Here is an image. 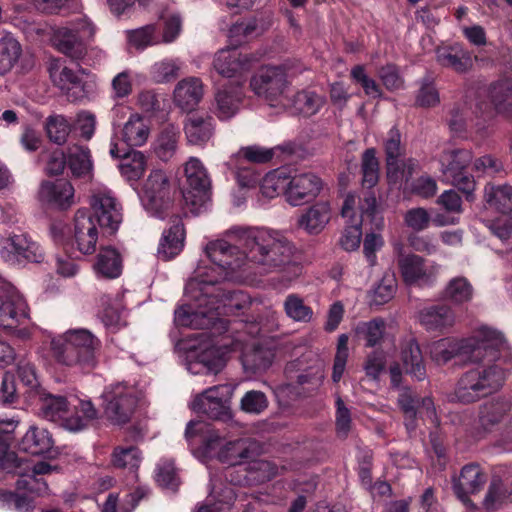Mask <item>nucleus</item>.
<instances>
[{"label":"nucleus","instance_id":"obj_15","mask_svg":"<svg viewBox=\"0 0 512 512\" xmlns=\"http://www.w3.org/2000/svg\"><path fill=\"white\" fill-rule=\"evenodd\" d=\"M322 189L321 179L313 173L293 176L286 187V200L293 206L310 202Z\"/></svg>","mask_w":512,"mask_h":512},{"label":"nucleus","instance_id":"obj_41","mask_svg":"<svg viewBox=\"0 0 512 512\" xmlns=\"http://www.w3.org/2000/svg\"><path fill=\"white\" fill-rule=\"evenodd\" d=\"M490 100L498 113L512 116V80L503 79L493 83L489 90Z\"/></svg>","mask_w":512,"mask_h":512},{"label":"nucleus","instance_id":"obj_12","mask_svg":"<svg viewBox=\"0 0 512 512\" xmlns=\"http://www.w3.org/2000/svg\"><path fill=\"white\" fill-rule=\"evenodd\" d=\"M288 86L287 76L280 67L261 68L250 80V88L269 102L278 101Z\"/></svg>","mask_w":512,"mask_h":512},{"label":"nucleus","instance_id":"obj_31","mask_svg":"<svg viewBox=\"0 0 512 512\" xmlns=\"http://www.w3.org/2000/svg\"><path fill=\"white\" fill-rule=\"evenodd\" d=\"M54 441L48 430L32 426L25 433L19 448L31 455H42L52 450Z\"/></svg>","mask_w":512,"mask_h":512},{"label":"nucleus","instance_id":"obj_32","mask_svg":"<svg viewBox=\"0 0 512 512\" xmlns=\"http://www.w3.org/2000/svg\"><path fill=\"white\" fill-rule=\"evenodd\" d=\"M329 220L330 207L328 203L319 202L299 217L298 226L309 234H318L324 229Z\"/></svg>","mask_w":512,"mask_h":512},{"label":"nucleus","instance_id":"obj_35","mask_svg":"<svg viewBox=\"0 0 512 512\" xmlns=\"http://www.w3.org/2000/svg\"><path fill=\"white\" fill-rule=\"evenodd\" d=\"M150 135V121L139 114H133L122 130L124 142L129 146H142Z\"/></svg>","mask_w":512,"mask_h":512},{"label":"nucleus","instance_id":"obj_37","mask_svg":"<svg viewBox=\"0 0 512 512\" xmlns=\"http://www.w3.org/2000/svg\"><path fill=\"white\" fill-rule=\"evenodd\" d=\"M179 130L172 124L164 126L158 133L153 150L162 161H169L178 148Z\"/></svg>","mask_w":512,"mask_h":512},{"label":"nucleus","instance_id":"obj_13","mask_svg":"<svg viewBox=\"0 0 512 512\" xmlns=\"http://www.w3.org/2000/svg\"><path fill=\"white\" fill-rule=\"evenodd\" d=\"M260 53H248L236 49H223L214 58V68L224 77H233L248 72L260 61Z\"/></svg>","mask_w":512,"mask_h":512},{"label":"nucleus","instance_id":"obj_20","mask_svg":"<svg viewBox=\"0 0 512 512\" xmlns=\"http://www.w3.org/2000/svg\"><path fill=\"white\" fill-rule=\"evenodd\" d=\"M39 198L61 209H66L74 203V188L64 179L45 181L39 189Z\"/></svg>","mask_w":512,"mask_h":512},{"label":"nucleus","instance_id":"obj_28","mask_svg":"<svg viewBox=\"0 0 512 512\" xmlns=\"http://www.w3.org/2000/svg\"><path fill=\"white\" fill-rule=\"evenodd\" d=\"M184 131L189 143L204 144L213 135V118L209 115L192 114L186 119Z\"/></svg>","mask_w":512,"mask_h":512},{"label":"nucleus","instance_id":"obj_58","mask_svg":"<svg viewBox=\"0 0 512 512\" xmlns=\"http://www.w3.org/2000/svg\"><path fill=\"white\" fill-rule=\"evenodd\" d=\"M419 403L417 394L408 387H403L399 391L398 404L404 412L406 419L410 422L406 423L408 428H414V420L416 418V407Z\"/></svg>","mask_w":512,"mask_h":512},{"label":"nucleus","instance_id":"obj_24","mask_svg":"<svg viewBox=\"0 0 512 512\" xmlns=\"http://www.w3.org/2000/svg\"><path fill=\"white\" fill-rule=\"evenodd\" d=\"M185 230L180 218L173 217L171 227L164 231L158 247V256L167 261L178 255L184 246Z\"/></svg>","mask_w":512,"mask_h":512},{"label":"nucleus","instance_id":"obj_11","mask_svg":"<svg viewBox=\"0 0 512 512\" xmlns=\"http://www.w3.org/2000/svg\"><path fill=\"white\" fill-rule=\"evenodd\" d=\"M1 254L6 261L40 263L44 253L27 233H11L1 239Z\"/></svg>","mask_w":512,"mask_h":512},{"label":"nucleus","instance_id":"obj_52","mask_svg":"<svg viewBox=\"0 0 512 512\" xmlns=\"http://www.w3.org/2000/svg\"><path fill=\"white\" fill-rule=\"evenodd\" d=\"M245 477L248 483H263L269 481L277 474V468L271 462L266 460H252L248 462Z\"/></svg>","mask_w":512,"mask_h":512},{"label":"nucleus","instance_id":"obj_55","mask_svg":"<svg viewBox=\"0 0 512 512\" xmlns=\"http://www.w3.org/2000/svg\"><path fill=\"white\" fill-rule=\"evenodd\" d=\"M384 331L385 321L381 318L359 323L356 327V333L366 341V345L369 347H373L379 343L383 337Z\"/></svg>","mask_w":512,"mask_h":512},{"label":"nucleus","instance_id":"obj_43","mask_svg":"<svg viewBox=\"0 0 512 512\" xmlns=\"http://www.w3.org/2000/svg\"><path fill=\"white\" fill-rule=\"evenodd\" d=\"M22 54L21 44L10 34L0 39V75L12 70Z\"/></svg>","mask_w":512,"mask_h":512},{"label":"nucleus","instance_id":"obj_33","mask_svg":"<svg viewBox=\"0 0 512 512\" xmlns=\"http://www.w3.org/2000/svg\"><path fill=\"white\" fill-rule=\"evenodd\" d=\"M272 359L273 352L270 349L257 345L246 348L241 356L244 371L251 375L267 370Z\"/></svg>","mask_w":512,"mask_h":512},{"label":"nucleus","instance_id":"obj_2","mask_svg":"<svg viewBox=\"0 0 512 512\" xmlns=\"http://www.w3.org/2000/svg\"><path fill=\"white\" fill-rule=\"evenodd\" d=\"M503 346L504 337L500 332L483 327L474 339L457 342L445 338L433 342L430 345V355L437 364H445L455 356L469 362L485 359L490 362L497 358V349Z\"/></svg>","mask_w":512,"mask_h":512},{"label":"nucleus","instance_id":"obj_14","mask_svg":"<svg viewBox=\"0 0 512 512\" xmlns=\"http://www.w3.org/2000/svg\"><path fill=\"white\" fill-rule=\"evenodd\" d=\"M205 303L213 312L215 320L220 315H238L251 305L250 297L243 291L217 290L206 296Z\"/></svg>","mask_w":512,"mask_h":512},{"label":"nucleus","instance_id":"obj_54","mask_svg":"<svg viewBox=\"0 0 512 512\" xmlns=\"http://www.w3.org/2000/svg\"><path fill=\"white\" fill-rule=\"evenodd\" d=\"M141 462L140 451L137 447H116L112 453V464L116 468L136 470Z\"/></svg>","mask_w":512,"mask_h":512},{"label":"nucleus","instance_id":"obj_26","mask_svg":"<svg viewBox=\"0 0 512 512\" xmlns=\"http://www.w3.org/2000/svg\"><path fill=\"white\" fill-rule=\"evenodd\" d=\"M395 249L398 253L397 264L405 283L414 284L427 278V271L422 257L416 254L403 253V246L401 244H397Z\"/></svg>","mask_w":512,"mask_h":512},{"label":"nucleus","instance_id":"obj_10","mask_svg":"<svg viewBox=\"0 0 512 512\" xmlns=\"http://www.w3.org/2000/svg\"><path fill=\"white\" fill-rule=\"evenodd\" d=\"M92 34V27L83 20L72 27H60L55 30L53 44L59 52L71 59H82L87 52L84 39L91 37Z\"/></svg>","mask_w":512,"mask_h":512},{"label":"nucleus","instance_id":"obj_34","mask_svg":"<svg viewBox=\"0 0 512 512\" xmlns=\"http://www.w3.org/2000/svg\"><path fill=\"white\" fill-rule=\"evenodd\" d=\"M40 413L50 421L59 422L64 427V420L70 418L68 416V402L66 397L62 395H53L43 393L40 395Z\"/></svg>","mask_w":512,"mask_h":512},{"label":"nucleus","instance_id":"obj_56","mask_svg":"<svg viewBox=\"0 0 512 512\" xmlns=\"http://www.w3.org/2000/svg\"><path fill=\"white\" fill-rule=\"evenodd\" d=\"M363 184L368 188L375 186L379 179V161L374 148L365 150L362 155Z\"/></svg>","mask_w":512,"mask_h":512},{"label":"nucleus","instance_id":"obj_6","mask_svg":"<svg viewBox=\"0 0 512 512\" xmlns=\"http://www.w3.org/2000/svg\"><path fill=\"white\" fill-rule=\"evenodd\" d=\"M234 387L229 384L217 385L197 395L192 402V409L215 420L231 418L230 400Z\"/></svg>","mask_w":512,"mask_h":512},{"label":"nucleus","instance_id":"obj_49","mask_svg":"<svg viewBox=\"0 0 512 512\" xmlns=\"http://www.w3.org/2000/svg\"><path fill=\"white\" fill-rule=\"evenodd\" d=\"M266 30V24L262 19L251 17L232 25L229 30L231 38H237V42L258 36Z\"/></svg>","mask_w":512,"mask_h":512},{"label":"nucleus","instance_id":"obj_59","mask_svg":"<svg viewBox=\"0 0 512 512\" xmlns=\"http://www.w3.org/2000/svg\"><path fill=\"white\" fill-rule=\"evenodd\" d=\"M288 185V178L283 173L273 172L267 174L261 181V193L268 198H273L284 191L286 194V187Z\"/></svg>","mask_w":512,"mask_h":512},{"label":"nucleus","instance_id":"obj_22","mask_svg":"<svg viewBox=\"0 0 512 512\" xmlns=\"http://www.w3.org/2000/svg\"><path fill=\"white\" fill-rule=\"evenodd\" d=\"M485 482L486 476L478 465H466L454 481L455 494L462 502L467 504L470 502L468 496L478 492Z\"/></svg>","mask_w":512,"mask_h":512},{"label":"nucleus","instance_id":"obj_51","mask_svg":"<svg viewBox=\"0 0 512 512\" xmlns=\"http://www.w3.org/2000/svg\"><path fill=\"white\" fill-rule=\"evenodd\" d=\"M284 310L289 318L297 322L308 323L313 318V310L305 305L296 294H289L284 301Z\"/></svg>","mask_w":512,"mask_h":512},{"label":"nucleus","instance_id":"obj_63","mask_svg":"<svg viewBox=\"0 0 512 512\" xmlns=\"http://www.w3.org/2000/svg\"><path fill=\"white\" fill-rule=\"evenodd\" d=\"M267 406L268 399L261 391H248L241 399V409L247 413L260 414Z\"/></svg>","mask_w":512,"mask_h":512},{"label":"nucleus","instance_id":"obj_53","mask_svg":"<svg viewBox=\"0 0 512 512\" xmlns=\"http://www.w3.org/2000/svg\"><path fill=\"white\" fill-rule=\"evenodd\" d=\"M508 408L503 403L485 404L480 411L479 423L485 431H491L506 416Z\"/></svg>","mask_w":512,"mask_h":512},{"label":"nucleus","instance_id":"obj_25","mask_svg":"<svg viewBox=\"0 0 512 512\" xmlns=\"http://www.w3.org/2000/svg\"><path fill=\"white\" fill-rule=\"evenodd\" d=\"M203 97V84L199 78L188 77L179 81L174 89V102L183 110H192Z\"/></svg>","mask_w":512,"mask_h":512},{"label":"nucleus","instance_id":"obj_39","mask_svg":"<svg viewBox=\"0 0 512 512\" xmlns=\"http://www.w3.org/2000/svg\"><path fill=\"white\" fill-rule=\"evenodd\" d=\"M225 362L215 348H208L196 355L195 359L188 363V370L194 374L213 373L222 370Z\"/></svg>","mask_w":512,"mask_h":512},{"label":"nucleus","instance_id":"obj_42","mask_svg":"<svg viewBox=\"0 0 512 512\" xmlns=\"http://www.w3.org/2000/svg\"><path fill=\"white\" fill-rule=\"evenodd\" d=\"M95 269L105 278H117L122 272L121 255L114 248L102 249L98 254Z\"/></svg>","mask_w":512,"mask_h":512},{"label":"nucleus","instance_id":"obj_50","mask_svg":"<svg viewBox=\"0 0 512 512\" xmlns=\"http://www.w3.org/2000/svg\"><path fill=\"white\" fill-rule=\"evenodd\" d=\"M146 169L145 156L139 151H127L124 153L120 170L128 180H138Z\"/></svg>","mask_w":512,"mask_h":512},{"label":"nucleus","instance_id":"obj_8","mask_svg":"<svg viewBox=\"0 0 512 512\" xmlns=\"http://www.w3.org/2000/svg\"><path fill=\"white\" fill-rule=\"evenodd\" d=\"M142 202L152 214L163 217L172 205L171 185L167 175L161 170L150 173L143 184Z\"/></svg>","mask_w":512,"mask_h":512},{"label":"nucleus","instance_id":"obj_7","mask_svg":"<svg viewBox=\"0 0 512 512\" xmlns=\"http://www.w3.org/2000/svg\"><path fill=\"white\" fill-rule=\"evenodd\" d=\"M184 172L187 188L183 192V197L185 203L196 210L210 200L211 180L206 168L196 157H191L185 163Z\"/></svg>","mask_w":512,"mask_h":512},{"label":"nucleus","instance_id":"obj_57","mask_svg":"<svg viewBox=\"0 0 512 512\" xmlns=\"http://www.w3.org/2000/svg\"><path fill=\"white\" fill-rule=\"evenodd\" d=\"M46 132L52 142L62 145L70 133V125L62 115L50 116L46 120Z\"/></svg>","mask_w":512,"mask_h":512},{"label":"nucleus","instance_id":"obj_17","mask_svg":"<svg viewBox=\"0 0 512 512\" xmlns=\"http://www.w3.org/2000/svg\"><path fill=\"white\" fill-rule=\"evenodd\" d=\"M261 452L260 443L252 438H240L226 443L219 451L221 462L237 466L254 460Z\"/></svg>","mask_w":512,"mask_h":512},{"label":"nucleus","instance_id":"obj_21","mask_svg":"<svg viewBox=\"0 0 512 512\" xmlns=\"http://www.w3.org/2000/svg\"><path fill=\"white\" fill-rule=\"evenodd\" d=\"M436 61L442 67L459 74L467 73L473 67L471 53L458 44L438 48L436 50Z\"/></svg>","mask_w":512,"mask_h":512},{"label":"nucleus","instance_id":"obj_46","mask_svg":"<svg viewBox=\"0 0 512 512\" xmlns=\"http://www.w3.org/2000/svg\"><path fill=\"white\" fill-rule=\"evenodd\" d=\"M98 416V411L91 401L81 400L78 406H75V414L64 420V428L69 431H79L84 429L88 423Z\"/></svg>","mask_w":512,"mask_h":512},{"label":"nucleus","instance_id":"obj_4","mask_svg":"<svg viewBox=\"0 0 512 512\" xmlns=\"http://www.w3.org/2000/svg\"><path fill=\"white\" fill-rule=\"evenodd\" d=\"M98 340L86 329L69 330L52 340L51 347L56 361L62 365L83 369L95 366Z\"/></svg>","mask_w":512,"mask_h":512},{"label":"nucleus","instance_id":"obj_29","mask_svg":"<svg viewBox=\"0 0 512 512\" xmlns=\"http://www.w3.org/2000/svg\"><path fill=\"white\" fill-rule=\"evenodd\" d=\"M420 322L429 331H442L454 325L455 315L448 305H435L420 312Z\"/></svg>","mask_w":512,"mask_h":512},{"label":"nucleus","instance_id":"obj_30","mask_svg":"<svg viewBox=\"0 0 512 512\" xmlns=\"http://www.w3.org/2000/svg\"><path fill=\"white\" fill-rule=\"evenodd\" d=\"M472 153L466 149L444 151L439 158L440 171L447 181L466 170L472 161Z\"/></svg>","mask_w":512,"mask_h":512},{"label":"nucleus","instance_id":"obj_3","mask_svg":"<svg viewBox=\"0 0 512 512\" xmlns=\"http://www.w3.org/2000/svg\"><path fill=\"white\" fill-rule=\"evenodd\" d=\"M507 344L504 340V346L497 349V358L488 362L482 360L484 365L467 371L458 381L455 390V396L462 403H472L482 397H486L498 391L504 384L506 373L504 368L498 364H492L499 361L502 353L507 351ZM477 363H481L478 361Z\"/></svg>","mask_w":512,"mask_h":512},{"label":"nucleus","instance_id":"obj_40","mask_svg":"<svg viewBox=\"0 0 512 512\" xmlns=\"http://www.w3.org/2000/svg\"><path fill=\"white\" fill-rule=\"evenodd\" d=\"M474 288L469 280L463 276H457L448 281L442 291V298L456 305L464 304L472 300Z\"/></svg>","mask_w":512,"mask_h":512},{"label":"nucleus","instance_id":"obj_48","mask_svg":"<svg viewBox=\"0 0 512 512\" xmlns=\"http://www.w3.org/2000/svg\"><path fill=\"white\" fill-rule=\"evenodd\" d=\"M323 104L324 98L309 90L297 92L292 100L294 110L304 116H312L316 114Z\"/></svg>","mask_w":512,"mask_h":512},{"label":"nucleus","instance_id":"obj_38","mask_svg":"<svg viewBox=\"0 0 512 512\" xmlns=\"http://www.w3.org/2000/svg\"><path fill=\"white\" fill-rule=\"evenodd\" d=\"M401 359L406 373L418 380L425 378L426 370L423 355L415 340L411 339L405 344L401 352Z\"/></svg>","mask_w":512,"mask_h":512},{"label":"nucleus","instance_id":"obj_36","mask_svg":"<svg viewBox=\"0 0 512 512\" xmlns=\"http://www.w3.org/2000/svg\"><path fill=\"white\" fill-rule=\"evenodd\" d=\"M215 321L213 312L199 309L192 310L190 306L183 305L175 311V323L179 326L206 329Z\"/></svg>","mask_w":512,"mask_h":512},{"label":"nucleus","instance_id":"obj_23","mask_svg":"<svg viewBox=\"0 0 512 512\" xmlns=\"http://www.w3.org/2000/svg\"><path fill=\"white\" fill-rule=\"evenodd\" d=\"M383 148L387 166V177L398 178L400 158L405 155V145L402 142V135L397 127H392L383 136Z\"/></svg>","mask_w":512,"mask_h":512},{"label":"nucleus","instance_id":"obj_62","mask_svg":"<svg viewBox=\"0 0 512 512\" xmlns=\"http://www.w3.org/2000/svg\"><path fill=\"white\" fill-rule=\"evenodd\" d=\"M358 209L361 212V218L367 217L375 220V226L380 228L383 226V219L377 218V200L374 191L367 190L358 198Z\"/></svg>","mask_w":512,"mask_h":512},{"label":"nucleus","instance_id":"obj_60","mask_svg":"<svg viewBox=\"0 0 512 512\" xmlns=\"http://www.w3.org/2000/svg\"><path fill=\"white\" fill-rule=\"evenodd\" d=\"M180 64L175 60H162L153 66V79L157 83H167L179 76Z\"/></svg>","mask_w":512,"mask_h":512},{"label":"nucleus","instance_id":"obj_19","mask_svg":"<svg viewBox=\"0 0 512 512\" xmlns=\"http://www.w3.org/2000/svg\"><path fill=\"white\" fill-rule=\"evenodd\" d=\"M47 70L53 84L73 100L76 95H70L71 90L82 91V79L76 71L62 64L60 59L51 58L47 62Z\"/></svg>","mask_w":512,"mask_h":512},{"label":"nucleus","instance_id":"obj_44","mask_svg":"<svg viewBox=\"0 0 512 512\" xmlns=\"http://www.w3.org/2000/svg\"><path fill=\"white\" fill-rule=\"evenodd\" d=\"M55 469L56 467H53L46 462H38L33 465L31 474L23 475L24 477L17 481V486L18 488H24L39 495L43 494L47 491L48 487L46 482L41 478H38V476L51 473Z\"/></svg>","mask_w":512,"mask_h":512},{"label":"nucleus","instance_id":"obj_9","mask_svg":"<svg viewBox=\"0 0 512 512\" xmlns=\"http://www.w3.org/2000/svg\"><path fill=\"white\" fill-rule=\"evenodd\" d=\"M105 414L109 421L124 425L131 420L137 405L135 389L124 384H116L106 393Z\"/></svg>","mask_w":512,"mask_h":512},{"label":"nucleus","instance_id":"obj_1","mask_svg":"<svg viewBox=\"0 0 512 512\" xmlns=\"http://www.w3.org/2000/svg\"><path fill=\"white\" fill-rule=\"evenodd\" d=\"M207 257L217 266L235 271L246 261L263 273L282 272L297 263L296 248L276 231L234 227L225 238L210 241L205 247Z\"/></svg>","mask_w":512,"mask_h":512},{"label":"nucleus","instance_id":"obj_27","mask_svg":"<svg viewBox=\"0 0 512 512\" xmlns=\"http://www.w3.org/2000/svg\"><path fill=\"white\" fill-rule=\"evenodd\" d=\"M244 94L239 84L224 86L215 94L216 112L219 118L229 119L234 116L243 100Z\"/></svg>","mask_w":512,"mask_h":512},{"label":"nucleus","instance_id":"obj_16","mask_svg":"<svg viewBox=\"0 0 512 512\" xmlns=\"http://www.w3.org/2000/svg\"><path fill=\"white\" fill-rule=\"evenodd\" d=\"M99 231L96 222L86 209H78L74 216V240L83 254H92L96 250Z\"/></svg>","mask_w":512,"mask_h":512},{"label":"nucleus","instance_id":"obj_64","mask_svg":"<svg viewBox=\"0 0 512 512\" xmlns=\"http://www.w3.org/2000/svg\"><path fill=\"white\" fill-rule=\"evenodd\" d=\"M361 223L362 220H355L345 227L339 243L346 251H353L359 247L362 237Z\"/></svg>","mask_w":512,"mask_h":512},{"label":"nucleus","instance_id":"obj_18","mask_svg":"<svg viewBox=\"0 0 512 512\" xmlns=\"http://www.w3.org/2000/svg\"><path fill=\"white\" fill-rule=\"evenodd\" d=\"M28 318L25 300L16 294L0 295V326L14 329Z\"/></svg>","mask_w":512,"mask_h":512},{"label":"nucleus","instance_id":"obj_61","mask_svg":"<svg viewBox=\"0 0 512 512\" xmlns=\"http://www.w3.org/2000/svg\"><path fill=\"white\" fill-rule=\"evenodd\" d=\"M512 500V490L507 495L506 489L500 480L491 482L487 494L483 501V506L486 510H495L500 507L506 498Z\"/></svg>","mask_w":512,"mask_h":512},{"label":"nucleus","instance_id":"obj_47","mask_svg":"<svg viewBox=\"0 0 512 512\" xmlns=\"http://www.w3.org/2000/svg\"><path fill=\"white\" fill-rule=\"evenodd\" d=\"M485 199L491 207L503 214L512 211V187L510 185L488 184L485 187Z\"/></svg>","mask_w":512,"mask_h":512},{"label":"nucleus","instance_id":"obj_45","mask_svg":"<svg viewBox=\"0 0 512 512\" xmlns=\"http://www.w3.org/2000/svg\"><path fill=\"white\" fill-rule=\"evenodd\" d=\"M68 167L76 178L90 180L92 178V162L90 151L83 147L70 149L68 155Z\"/></svg>","mask_w":512,"mask_h":512},{"label":"nucleus","instance_id":"obj_5","mask_svg":"<svg viewBox=\"0 0 512 512\" xmlns=\"http://www.w3.org/2000/svg\"><path fill=\"white\" fill-rule=\"evenodd\" d=\"M92 217L103 233L114 234L122 222V206L113 193L106 188L92 191L89 200Z\"/></svg>","mask_w":512,"mask_h":512}]
</instances>
